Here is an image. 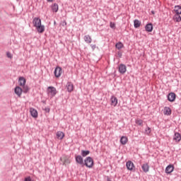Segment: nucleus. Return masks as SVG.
I'll use <instances>...</instances> for the list:
<instances>
[{
    "mask_svg": "<svg viewBox=\"0 0 181 181\" xmlns=\"http://www.w3.org/2000/svg\"><path fill=\"white\" fill-rule=\"evenodd\" d=\"M145 29H146V32H152V30H153V25L152 24V23H148L145 26Z\"/></svg>",
    "mask_w": 181,
    "mask_h": 181,
    "instance_id": "f3484780",
    "label": "nucleus"
},
{
    "mask_svg": "<svg viewBox=\"0 0 181 181\" xmlns=\"http://www.w3.org/2000/svg\"><path fill=\"white\" fill-rule=\"evenodd\" d=\"M136 125H139V127H142V125L144 124V120L136 119Z\"/></svg>",
    "mask_w": 181,
    "mask_h": 181,
    "instance_id": "7c9ffc66",
    "label": "nucleus"
},
{
    "mask_svg": "<svg viewBox=\"0 0 181 181\" xmlns=\"http://www.w3.org/2000/svg\"><path fill=\"white\" fill-rule=\"evenodd\" d=\"M30 114L33 118H37L38 117L37 110L33 107L30 108Z\"/></svg>",
    "mask_w": 181,
    "mask_h": 181,
    "instance_id": "9b49d317",
    "label": "nucleus"
},
{
    "mask_svg": "<svg viewBox=\"0 0 181 181\" xmlns=\"http://www.w3.org/2000/svg\"><path fill=\"white\" fill-rule=\"evenodd\" d=\"M29 91V87L28 86H23V93H26Z\"/></svg>",
    "mask_w": 181,
    "mask_h": 181,
    "instance_id": "2f4dec72",
    "label": "nucleus"
},
{
    "mask_svg": "<svg viewBox=\"0 0 181 181\" xmlns=\"http://www.w3.org/2000/svg\"><path fill=\"white\" fill-rule=\"evenodd\" d=\"M164 115H172V109L169 107H164Z\"/></svg>",
    "mask_w": 181,
    "mask_h": 181,
    "instance_id": "a211bd4d",
    "label": "nucleus"
},
{
    "mask_svg": "<svg viewBox=\"0 0 181 181\" xmlns=\"http://www.w3.org/2000/svg\"><path fill=\"white\" fill-rule=\"evenodd\" d=\"M36 29L38 32V33H43L45 32V25H42V24L36 27Z\"/></svg>",
    "mask_w": 181,
    "mask_h": 181,
    "instance_id": "4be33fe9",
    "label": "nucleus"
},
{
    "mask_svg": "<svg viewBox=\"0 0 181 181\" xmlns=\"http://www.w3.org/2000/svg\"><path fill=\"white\" fill-rule=\"evenodd\" d=\"M18 83L21 87H23L26 84V79L23 76H20L18 78Z\"/></svg>",
    "mask_w": 181,
    "mask_h": 181,
    "instance_id": "4468645a",
    "label": "nucleus"
},
{
    "mask_svg": "<svg viewBox=\"0 0 181 181\" xmlns=\"http://www.w3.org/2000/svg\"><path fill=\"white\" fill-rule=\"evenodd\" d=\"M176 93L173 92L168 93L167 95L168 100L170 101V103H175L176 100Z\"/></svg>",
    "mask_w": 181,
    "mask_h": 181,
    "instance_id": "39448f33",
    "label": "nucleus"
},
{
    "mask_svg": "<svg viewBox=\"0 0 181 181\" xmlns=\"http://www.w3.org/2000/svg\"><path fill=\"white\" fill-rule=\"evenodd\" d=\"M141 169L144 173H148L149 172V165L148 163H144L141 165Z\"/></svg>",
    "mask_w": 181,
    "mask_h": 181,
    "instance_id": "dca6fc26",
    "label": "nucleus"
},
{
    "mask_svg": "<svg viewBox=\"0 0 181 181\" xmlns=\"http://www.w3.org/2000/svg\"><path fill=\"white\" fill-rule=\"evenodd\" d=\"M110 27L111 28V29H115V23L110 22Z\"/></svg>",
    "mask_w": 181,
    "mask_h": 181,
    "instance_id": "473e14b6",
    "label": "nucleus"
},
{
    "mask_svg": "<svg viewBox=\"0 0 181 181\" xmlns=\"http://www.w3.org/2000/svg\"><path fill=\"white\" fill-rule=\"evenodd\" d=\"M111 101V105H113L114 107L117 106V104H118V98L115 96H112L110 98Z\"/></svg>",
    "mask_w": 181,
    "mask_h": 181,
    "instance_id": "2eb2a0df",
    "label": "nucleus"
},
{
    "mask_svg": "<svg viewBox=\"0 0 181 181\" xmlns=\"http://www.w3.org/2000/svg\"><path fill=\"white\" fill-rule=\"evenodd\" d=\"M52 12H58L59 11V4H57V3H54L52 6Z\"/></svg>",
    "mask_w": 181,
    "mask_h": 181,
    "instance_id": "a878e982",
    "label": "nucleus"
},
{
    "mask_svg": "<svg viewBox=\"0 0 181 181\" xmlns=\"http://www.w3.org/2000/svg\"><path fill=\"white\" fill-rule=\"evenodd\" d=\"M66 25H67V23L66 22V21H62V26H66Z\"/></svg>",
    "mask_w": 181,
    "mask_h": 181,
    "instance_id": "e433bc0d",
    "label": "nucleus"
},
{
    "mask_svg": "<svg viewBox=\"0 0 181 181\" xmlns=\"http://www.w3.org/2000/svg\"><path fill=\"white\" fill-rule=\"evenodd\" d=\"M6 56L8 59H12V54H11V52H7Z\"/></svg>",
    "mask_w": 181,
    "mask_h": 181,
    "instance_id": "f704fd0d",
    "label": "nucleus"
},
{
    "mask_svg": "<svg viewBox=\"0 0 181 181\" xmlns=\"http://www.w3.org/2000/svg\"><path fill=\"white\" fill-rule=\"evenodd\" d=\"M173 139H174V141H175V142H180L181 135L180 134L179 132L175 133Z\"/></svg>",
    "mask_w": 181,
    "mask_h": 181,
    "instance_id": "6ab92c4d",
    "label": "nucleus"
},
{
    "mask_svg": "<svg viewBox=\"0 0 181 181\" xmlns=\"http://www.w3.org/2000/svg\"><path fill=\"white\" fill-rule=\"evenodd\" d=\"M115 47L118 50H121V49H122V47H124V44L121 42H119L116 43Z\"/></svg>",
    "mask_w": 181,
    "mask_h": 181,
    "instance_id": "cd10ccee",
    "label": "nucleus"
},
{
    "mask_svg": "<svg viewBox=\"0 0 181 181\" xmlns=\"http://www.w3.org/2000/svg\"><path fill=\"white\" fill-rule=\"evenodd\" d=\"M173 21H175V22H180L181 21V16L180 14H175L173 18Z\"/></svg>",
    "mask_w": 181,
    "mask_h": 181,
    "instance_id": "bb28decb",
    "label": "nucleus"
},
{
    "mask_svg": "<svg viewBox=\"0 0 181 181\" xmlns=\"http://www.w3.org/2000/svg\"><path fill=\"white\" fill-rule=\"evenodd\" d=\"M174 12H175V14L181 15V6H175L174 8Z\"/></svg>",
    "mask_w": 181,
    "mask_h": 181,
    "instance_id": "393cba45",
    "label": "nucleus"
},
{
    "mask_svg": "<svg viewBox=\"0 0 181 181\" xmlns=\"http://www.w3.org/2000/svg\"><path fill=\"white\" fill-rule=\"evenodd\" d=\"M127 142H128V138L127 136H122L120 139V144H122V145H127Z\"/></svg>",
    "mask_w": 181,
    "mask_h": 181,
    "instance_id": "5701e85b",
    "label": "nucleus"
},
{
    "mask_svg": "<svg viewBox=\"0 0 181 181\" xmlns=\"http://www.w3.org/2000/svg\"><path fill=\"white\" fill-rule=\"evenodd\" d=\"M14 93L18 95V97H21V95H22V93H23V90L20 86H16L14 89Z\"/></svg>",
    "mask_w": 181,
    "mask_h": 181,
    "instance_id": "9d476101",
    "label": "nucleus"
},
{
    "mask_svg": "<svg viewBox=\"0 0 181 181\" xmlns=\"http://www.w3.org/2000/svg\"><path fill=\"white\" fill-rule=\"evenodd\" d=\"M83 39L86 43H88V44H90L91 43V42H93V39L91 38V36H90L89 35H85Z\"/></svg>",
    "mask_w": 181,
    "mask_h": 181,
    "instance_id": "aec40b11",
    "label": "nucleus"
},
{
    "mask_svg": "<svg viewBox=\"0 0 181 181\" xmlns=\"http://www.w3.org/2000/svg\"><path fill=\"white\" fill-rule=\"evenodd\" d=\"M134 28L136 29L139 28V26H141V21H139V20L138 19H136L134 21Z\"/></svg>",
    "mask_w": 181,
    "mask_h": 181,
    "instance_id": "c85d7f7f",
    "label": "nucleus"
},
{
    "mask_svg": "<svg viewBox=\"0 0 181 181\" xmlns=\"http://www.w3.org/2000/svg\"><path fill=\"white\" fill-rule=\"evenodd\" d=\"M117 56L121 59L122 57V52L121 51L117 52Z\"/></svg>",
    "mask_w": 181,
    "mask_h": 181,
    "instance_id": "72a5a7b5",
    "label": "nucleus"
},
{
    "mask_svg": "<svg viewBox=\"0 0 181 181\" xmlns=\"http://www.w3.org/2000/svg\"><path fill=\"white\" fill-rule=\"evenodd\" d=\"M33 25L34 28H37L39 25H42V20L39 17H35L33 20Z\"/></svg>",
    "mask_w": 181,
    "mask_h": 181,
    "instance_id": "6e6552de",
    "label": "nucleus"
},
{
    "mask_svg": "<svg viewBox=\"0 0 181 181\" xmlns=\"http://www.w3.org/2000/svg\"><path fill=\"white\" fill-rule=\"evenodd\" d=\"M83 166L91 169L94 166V160L90 156L86 157L83 161Z\"/></svg>",
    "mask_w": 181,
    "mask_h": 181,
    "instance_id": "f257e3e1",
    "label": "nucleus"
},
{
    "mask_svg": "<svg viewBox=\"0 0 181 181\" xmlns=\"http://www.w3.org/2000/svg\"><path fill=\"white\" fill-rule=\"evenodd\" d=\"M66 88H67L68 93H71L73 90H74V85L71 82H67Z\"/></svg>",
    "mask_w": 181,
    "mask_h": 181,
    "instance_id": "f8f14e48",
    "label": "nucleus"
},
{
    "mask_svg": "<svg viewBox=\"0 0 181 181\" xmlns=\"http://www.w3.org/2000/svg\"><path fill=\"white\" fill-rule=\"evenodd\" d=\"M62 73H63V69L60 66H57L54 69V74L57 78H59L60 76H62Z\"/></svg>",
    "mask_w": 181,
    "mask_h": 181,
    "instance_id": "423d86ee",
    "label": "nucleus"
},
{
    "mask_svg": "<svg viewBox=\"0 0 181 181\" xmlns=\"http://www.w3.org/2000/svg\"><path fill=\"white\" fill-rule=\"evenodd\" d=\"M57 139H60V140L63 139V138H64V133L61 131L57 132Z\"/></svg>",
    "mask_w": 181,
    "mask_h": 181,
    "instance_id": "b1692460",
    "label": "nucleus"
},
{
    "mask_svg": "<svg viewBox=\"0 0 181 181\" xmlns=\"http://www.w3.org/2000/svg\"><path fill=\"white\" fill-rule=\"evenodd\" d=\"M47 2H53L54 0H47Z\"/></svg>",
    "mask_w": 181,
    "mask_h": 181,
    "instance_id": "79ce46f5",
    "label": "nucleus"
},
{
    "mask_svg": "<svg viewBox=\"0 0 181 181\" xmlns=\"http://www.w3.org/2000/svg\"><path fill=\"white\" fill-rule=\"evenodd\" d=\"M60 162H61L60 163L64 166H66L67 165H69V163H71L70 156L63 155L60 158Z\"/></svg>",
    "mask_w": 181,
    "mask_h": 181,
    "instance_id": "f03ea898",
    "label": "nucleus"
},
{
    "mask_svg": "<svg viewBox=\"0 0 181 181\" xmlns=\"http://www.w3.org/2000/svg\"><path fill=\"white\" fill-rule=\"evenodd\" d=\"M91 49H93V50L95 49V47H97V46L95 45H90Z\"/></svg>",
    "mask_w": 181,
    "mask_h": 181,
    "instance_id": "58836bf2",
    "label": "nucleus"
},
{
    "mask_svg": "<svg viewBox=\"0 0 181 181\" xmlns=\"http://www.w3.org/2000/svg\"><path fill=\"white\" fill-rule=\"evenodd\" d=\"M119 73H120V74H125V73H127V66L124 64H120L119 65Z\"/></svg>",
    "mask_w": 181,
    "mask_h": 181,
    "instance_id": "1a4fd4ad",
    "label": "nucleus"
},
{
    "mask_svg": "<svg viewBox=\"0 0 181 181\" xmlns=\"http://www.w3.org/2000/svg\"><path fill=\"white\" fill-rule=\"evenodd\" d=\"M47 91L49 94H50L51 97H54L56 94H57V90H56V88L53 86H49L47 88Z\"/></svg>",
    "mask_w": 181,
    "mask_h": 181,
    "instance_id": "0eeeda50",
    "label": "nucleus"
},
{
    "mask_svg": "<svg viewBox=\"0 0 181 181\" xmlns=\"http://www.w3.org/2000/svg\"><path fill=\"white\" fill-rule=\"evenodd\" d=\"M45 112H50V108H49V107H45Z\"/></svg>",
    "mask_w": 181,
    "mask_h": 181,
    "instance_id": "4c0bfd02",
    "label": "nucleus"
},
{
    "mask_svg": "<svg viewBox=\"0 0 181 181\" xmlns=\"http://www.w3.org/2000/svg\"><path fill=\"white\" fill-rule=\"evenodd\" d=\"M127 169L131 172H135V165L131 160H128L126 163Z\"/></svg>",
    "mask_w": 181,
    "mask_h": 181,
    "instance_id": "20e7f679",
    "label": "nucleus"
},
{
    "mask_svg": "<svg viewBox=\"0 0 181 181\" xmlns=\"http://www.w3.org/2000/svg\"><path fill=\"white\" fill-rule=\"evenodd\" d=\"M151 132H152V129L149 127H147L144 130V133L146 135H150Z\"/></svg>",
    "mask_w": 181,
    "mask_h": 181,
    "instance_id": "c756f323",
    "label": "nucleus"
},
{
    "mask_svg": "<svg viewBox=\"0 0 181 181\" xmlns=\"http://www.w3.org/2000/svg\"><path fill=\"white\" fill-rule=\"evenodd\" d=\"M81 155L82 158H86V156H88L90 155V151L88 150H81Z\"/></svg>",
    "mask_w": 181,
    "mask_h": 181,
    "instance_id": "412c9836",
    "label": "nucleus"
},
{
    "mask_svg": "<svg viewBox=\"0 0 181 181\" xmlns=\"http://www.w3.org/2000/svg\"><path fill=\"white\" fill-rule=\"evenodd\" d=\"M107 181H112V180H111V178H110V177H107Z\"/></svg>",
    "mask_w": 181,
    "mask_h": 181,
    "instance_id": "ea45409f",
    "label": "nucleus"
},
{
    "mask_svg": "<svg viewBox=\"0 0 181 181\" xmlns=\"http://www.w3.org/2000/svg\"><path fill=\"white\" fill-rule=\"evenodd\" d=\"M75 160L78 165H81V166H82V168L84 167V159L83 158V157L81 156L76 155Z\"/></svg>",
    "mask_w": 181,
    "mask_h": 181,
    "instance_id": "7ed1b4c3",
    "label": "nucleus"
},
{
    "mask_svg": "<svg viewBox=\"0 0 181 181\" xmlns=\"http://www.w3.org/2000/svg\"><path fill=\"white\" fill-rule=\"evenodd\" d=\"M25 181H33V180H32V178H30V177H27L25 178Z\"/></svg>",
    "mask_w": 181,
    "mask_h": 181,
    "instance_id": "c9c22d12",
    "label": "nucleus"
},
{
    "mask_svg": "<svg viewBox=\"0 0 181 181\" xmlns=\"http://www.w3.org/2000/svg\"><path fill=\"white\" fill-rule=\"evenodd\" d=\"M152 15H155V11H151Z\"/></svg>",
    "mask_w": 181,
    "mask_h": 181,
    "instance_id": "a19ab883",
    "label": "nucleus"
},
{
    "mask_svg": "<svg viewBox=\"0 0 181 181\" xmlns=\"http://www.w3.org/2000/svg\"><path fill=\"white\" fill-rule=\"evenodd\" d=\"M174 170H175V167L173 166V165H169L165 168V173L169 175L172 173V172H173Z\"/></svg>",
    "mask_w": 181,
    "mask_h": 181,
    "instance_id": "ddd939ff",
    "label": "nucleus"
}]
</instances>
